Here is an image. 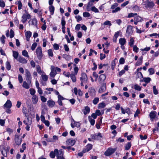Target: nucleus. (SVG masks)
<instances>
[{
  "label": "nucleus",
  "instance_id": "7c9ffc66",
  "mask_svg": "<svg viewBox=\"0 0 159 159\" xmlns=\"http://www.w3.org/2000/svg\"><path fill=\"white\" fill-rule=\"evenodd\" d=\"M106 76L104 74L101 75L99 78V79L100 81H103L106 79Z\"/></svg>",
  "mask_w": 159,
  "mask_h": 159
},
{
  "label": "nucleus",
  "instance_id": "9d476101",
  "mask_svg": "<svg viewBox=\"0 0 159 159\" xmlns=\"http://www.w3.org/2000/svg\"><path fill=\"white\" fill-rule=\"evenodd\" d=\"M15 141L16 145H20L22 142L21 138H20V136L16 134L15 135Z\"/></svg>",
  "mask_w": 159,
  "mask_h": 159
},
{
  "label": "nucleus",
  "instance_id": "680f3d73",
  "mask_svg": "<svg viewBox=\"0 0 159 159\" xmlns=\"http://www.w3.org/2000/svg\"><path fill=\"white\" fill-rule=\"evenodd\" d=\"M64 154V152L63 151L62 149H60L59 150V152L58 151V153H57L58 155H59V156H63V155Z\"/></svg>",
  "mask_w": 159,
  "mask_h": 159
},
{
  "label": "nucleus",
  "instance_id": "338daca9",
  "mask_svg": "<svg viewBox=\"0 0 159 159\" xmlns=\"http://www.w3.org/2000/svg\"><path fill=\"white\" fill-rule=\"evenodd\" d=\"M125 59L123 58H121L119 60V63L121 64H123L125 63Z\"/></svg>",
  "mask_w": 159,
  "mask_h": 159
},
{
  "label": "nucleus",
  "instance_id": "58836bf2",
  "mask_svg": "<svg viewBox=\"0 0 159 159\" xmlns=\"http://www.w3.org/2000/svg\"><path fill=\"white\" fill-rule=\"evenodd\" d=\"M151 80V79L149 77L144 78L143 79V81L146 83H149Z\"/></svg>",
  "mask_w": 159,
  "mask_h": 159
},
{
  "label": "nucleus",
  "instance_id": "f3484780",
  "mask_svg": "<svg viewBox=\"0 0 159 159\" xmlns=\"http://www.w3.org/2000/svg\"><path fill=\"white\" fill-rule=\"evenodd\" d=\"M58 153V150L57 149H56L54 150V152L51 151L50 153V157L52 158H54L55 157V154H57V153Z\"/></svg>",
  "mask_w": 159,
  "mask_h": 159
},
{
  "label": "nucleus",
  "instance_id": "69168bd1",
  "mask_svg": "<svg viewBox=\"0 0 159 159\" xmlns=\"http://www.w3.org/2000/svg\"><path fill=\"white\" fill-rule=\"evenodd\" d=\"M70 77L73 82H75L76 81V77L74 75H70Z\"/></svg>",
  "mask_w": 159,
  "mask_h": 159
},
{
  "label": "nucleus",
  "instance_id": "6e6d98bb",
  "mask_svg": "<svg viewBox=\"0 0 159 159\" xmlns=\"http://www.w3.org/2000/svg\"><path fill=\"white\" fill-rule=\"evenodd\" d=\"M48 54L50 56L52 57L53 56V52L52 49H50L48 50Z\"/></svg>",
  "mask_w": 159,
  "mask_h": 159
},
{
  "label": "nucleus",
  "instance_id": "20e7f679",
  "mask_svg": "<svg viewBox=\"0 0 159 159\" xmlns=\"http://www.w3.org/2000/svg\"><path fill=\"white\" fill-rule=\"evenodd\" d=\"M36 53L38 59L40 60L43 57L42 48L40 47H38L36 49Z\"/></svg>",
  "mask_w": 159,
  "mask_h": 159
},
{
  "label": "nucleus",
  "instance_id": "aec40b11",
  "mask_svg": "<svg viewBox=\"0 0 159 159\" xmlns=\"http://www.w3.org/2000/svg\"><path fill=\"white\" fill-rule=\"evenodd\" d=\"M44 74H42L41 75L42 80L44 82H47L48 80V77L45 73Z\"/></svg>",
  "mask_w": 159,
  "mask_h": 159
},
{
  "label": "nucleus",
  "instance_id": "bf43d9fd",
  "mask_svg": "<svg viewBox=\"0 0 159 159\" xmlns=\"http://www.w3.org/2000/svg\"><path fill=\"white\" fill-rule=\"evenodd\" d=\"M75 18L76 19L77 21L78 22L82 20V17L80 16H75Z\"/></svg>",
  "mask_w": 159,
  "mask_h": 159
},
{
  "label": "nucleus",
  "instance_id": "bb28decb",
  "mask_svg": "<svg viewBox=\"0 0 159 159\" xmlns=\"http://www.w3.org/2000/svg\"><path fill=\"white\" fill-rule=\"evenodd\" d=\"M106 90V86L105 85H103L101 86V88L99 90V92L100 93H102L105 91Z\"/></svg>",
  "mask_w": 159,
  "mask_h": 159
},
{
  "label": "nucleus",
  "instance_id": "5701e85b",
  "mask_svg": "<svg viewBox=\"0 0 159 159\" xmlns=\"http://www.w3.org/2000/svg\"><path fill=\"white\" fill-rule=\"evenodd\" d=\"M126 42V40L125 38H120L119 40V43L121 45H124Z\"/></svg>",
  "mask_w": 159,
  "mask_h": 159
},
{
  "label": "nucleus",
  "instance_id": "de8ad7c7",
  "mask_svg": "<svg viewBox=\"0 0 159 159\" xmlns=\"http://www.w3.org/2000/svg\"><path fill=\"white\" fill-rule=\"evenodd\" d=\"M18 79L19 83L20 84L21 83L23 82V79L22 76L20 74L18 75Z\"/></svg>",
  "mask_w": 159,
  "mask_h": 159
},
{
  "label": "nucleus",
  "instance_id": "a19ab883",
  "mask_svg": "<svg viewBox=\"0 0 159 159\" xmlns=\"http://www.w3.org/2000/svg\"><path fill=\"white\" fill-rule=\"evenodd\" d=\"M136 77L137 78H143V76L142 73H141L140 72H138V73H137L136 75Z\"/></svg>",
  "mask_w": 159,
  "mask_h": 159
},
{
  "label": "nucleus",
  "instance_id": "6e6552de",
  "mask_svg": "<svg viewBox=\"0 0 159 159\" xmlns=\"http://www.w3.org/2000/svg\"><path fill=\"white\" fill-rule=\"evenodd\" d=\"M91 136L92 139L96 140H100L101 138L102 137V134L100 133H98L97 135L96 134L91 135Z\"/></svg>",
  "mask_w": 159,
  "mask_h": 159
},
{
  "label": "nucleus",
  "instance_id": "473e14b6",
  "mask_svg": "<svg viewBox=\"0 0 159 159\" xmlns=\"http://www.w3.org/2000/svg\"><path fill=\"white\" fill-rule=\"evenodd\" d=\"M6 68L7 70H9L11 69V65L10 64V62L9 61H6Z\"/></svg>",
  "mask_w": 159,
  "mask_h": 159
},
{
  "label": "nucleus",
  "instance_id": "423d86ee",
  "mask_svg": "<svg viewBox=\"0 0 159 159\" xmlns=\"http://www.w3.org/2000/svg\"><path fill=\"white\" fill-rule=\"evenodd\" d=\"M51 71L49 74V75L50 77V79H52L54 78L57 73L54 66H51Z\"/></svg>",
  "mask_w": 159,
  "mask_h": 159
},
{
  "label": "nucleus",
  "instance_id": "c756f323",
  "mask_svg": "<svg viewBox=\"0 0 159 159\" xmlns=\"http://www.w3.org/2000/svg\"><path fill=\"white\" fill-rule=\"evenodd\" d=\"M49 10L51 12V14L53 15L54 13V7L52 5L50 6L49 7Z\"/></svg>",
  "mask_w": 159,
  "mask_h": 159
},
{
  "label": "nucleus",
  "instance_id": "4be33fe9",
  "mask_svg": "<svg viewBox=\"0 0 159 159\" xmlns=\"http://www.w3.org/2000/svg\"><path fill=\"white\" fill-rule=\"evenodd\" d=\"M90 111L89 107L88 106L85 107V109L83 111L84 115H86L89 113Z\"/></svg>",
  "mask_w": 159,
  "mask_h": 159
},
{
  "label": "nucleus",
  "instance_id": "4d7b16f0",
  "mask_svg": "<svg viewBox=\"0 0 159 159\" xmlns=\"http://www.w3.org/2000/svg\"><path fill=\"white\" fill-rule=\"evenodd\" d=\"M14 32L12 30H11L10 31V37L12 38L14 37Z\"/></svg>",
  "mask_w": 159,
  "mask_h": 159
},
{
  "label": "nucleus",
  "instance_id": "dca6fc26",
  "mask_svg": "<svg viewBox=\"0 0 159 159\" xmlns=\"http://www.w3.org/2000/svg\"><path fill=\"white\" fill-rule=\"evenodd\" d=\"M80 80L81 81H85L86 83L88 80V77L86 73H83L82 74V76L80 78Z\"/></svg>",
  "mask_w": 159,
  "mask_h": 159
},
{
  "label": "nucleus",
  "instance_id": "e2e57ef3",
  "mask_svg": "<svg viewBox=\"0 0 159 159\" xmlns=\"http://www.w3.org/2000/svg\"><path fill=\"white\" fill-rule=\"evenodd\" d=\"M2 154L4 156V157H7V151L5 149L3 150L2 152Z\"/></svg>",
  "mask_w": 159,
  "mask_h": 159
},
{
  "label": "nucleus",
  "instance_id": "9b49d317",
  "mask_svg": "<svg viewBox=\"0 0 159 159\" xmlns=\"http://www.w3.org/2000/svg\"><path fill=\"white\" fill-rule=\"evenodd\" d=\"M71 126L72 128H74L75 126L77 128L79 127L80 126V123L79 122H75L73 119H72Z\"/></svg>",
  "mask_w": 159,
  "mask_h": 159
},
{
  "label": "nucleus",
  "instance_id": "3c124183",
  "mask_svg": "<svg viewBox=\"0 0 159 159\" xmlns=\"http://www.w3.org/2000/svg\"><path fill=\"white\" fill-rule=\"evenodd\" d=\"M91 10L95 13L99 12L98 9L94 6L92 7Z\"/></svg>",
  "mask_w": 159,
  "mask_h": 159
},
{
  "label": "nucleus",
  "instance_id": "49530a36",
  "mask_svg": "<svg viewBox=\"0 0 159 159\" xmlns=\"http://www.w3.org/2000/svg\"><path fill=\"white\" fill-rule=\"evenodd\" d=\"M132 47H133V51L135 52H138L139 49L138 48L136 45H134Z\"/></svg>",
  "mask_w": 159,
  "mask_h": 159
},
{
  "label": "nucleus",
  "instance_id": "cd10ccee",
  "mask_svg": "<svg viewBox=\"0 0 159 159\" xmlns=\"http://www.w3.org/2000/svg\"><path fill=\"white\" fill-rule=\"evenodd\" d=\"M132 88L134 89L135 90L140 91L141 89V87H140L137 84H135L134 87H132Z\"/></svg>",
  "mask_w": 159,
  "mask_h": 159
},
{
  "label": "nucleus",
  "instance_id": "09e8293b",
  "mask_svg": "<svg viewBox=\"0 0 159 159\" xmlns=\"http://www.w3.org/2000/svg\"><path fill=\"white\" fill-rule=\"evenodd\" d=\"M103 25H108L109 26H111L112 24L110 21L107 20L104 22Z\"/></svg>",
  "mask_w": 159,
  "mask_h": 159
},
{
  "label": "nucleus",
  "instance_id": "f704fd0d",
  "mask_svg": "<svg viewBox=\"0 0 159 159\" xmlns=\"http://www.w3.org/2000/svg\"><path fill=\"white\" fill-rule=\"evenodd\" d=\"M105 104L104 102H102L98 104V108L99 109L105 107Z\"/></svg>",
  "mask_w": 159,
  "mask_h": 159
},
{
  "label": "nucleus",
  "instance_id": "c85d7f7f",
  "mask_svg": "<svg viewBox=\"0 0 159 159\" xmlns=\"http://www.w3.org/2000/svg\"><path fill=\"white\" fill-rule=\"evenodd\" d=\"M89 121H90L91 125H93L95 123V121L94 119L92 118L91 116H89L88 117Z\"/></svg>",
  "mask_w": 159,
  "mask_h": 159
},
{
  "label": "nucleus",
  "instance_id": "a18cd8bd",
  "mask_svg": "<svg viewBox=\"0 0 159 159\" xmlns=\"http://www.w3.org/2000/svg\"><path fill=\"white\" fill-rule=\"evenodd\" d=\"M17 4L18 5V9L19 10H20L22 6V4L20 1H19L18 2Z\"/></svg>",
  "mask_w": 159,
  "mask_h": 159
},
{
  "label": "nucleus",
  "instance_id": "f8f14e48",
  "mask_svg": "<svg viewBox=\"0 0 159 159\" xmlns=\"http://www.w3.org/2000/svg\"><path fill=\"white\" fill-rule=\"evenodd\" d=\"M31 86H32L31 82L30 83H27V82H26L25 81H24L23 82L22 84V87L26 89H28L30 88V87Z\"/></svg>",
  "mask_w": 159,
  "mask_h": 159
},
{
  "label": "nucleus",
  "instance_id": "2eb2a0df",
  "mask_svg": "<svg viewBox=\"0 0 159 159\" xmlns=\"http://www.w3.org/2000/svg\"><path fill=\"white\" fill-rule=\"evenodd\" d=\"M17 60L20 62L23 63L25 64L27 62V61L24 57L19 56L17 58Z\"/></svg>",
  "mask_w": 159,
  "mask_h": 159
},
{
  "label": "nucleus",
  "instance_id": "e433bc0d",
  "mask_svg": "<svg viewBox=\"0 0 159 159\" xmlns=\"http://www.w3.org/2000/svg\"><path fill=\"white\" fill-rule=\"evenodd\" d=\"M22 55L25 57H29L28 52L25 50H24L22 52Z\"/></svg>",
  "mask_w": 159,
  "mask_h": 159
},
{
  "label": "nucleus",
  "instance_id": "c9c22d12",
  "mask_svg": "<svg viewBox=\"0 0 159 159\" xmlns=\"http://www.w3.org/2000/svg\"><path fill=\"white\" fill-rule=\"evenodd\" d=\"M36 70L38 73L40 75L42 73H44V72H42L41 70V68L39 65L36 66Z\"/></svg>",
  "mask_w": 159,
  "mask_h": 159
},
{
  "label": "nucleus",
  "instance_id": "ea45409f",
  "mask_svg": "<svg viewBox=\"0 0 159 159\" xmlns=\"http://www.w3.org/2000/svg\"><path fill=\"white\" fill-rule=\"evenodd\" d=\"M131 147V143L130 142H128L125 146V149L126 150H128Z\"/></svg>",
  "mask_w": 159,
  "mask_h": 159
},
{
  "label": "nucleus",
  "instance_id": "a878e982",
  "mask_svg": "<svg viewBox=\"0 0 159 159\" xmlns=\"http://www.w3.org/2000/svg\"><path fill=\"white\" fill-rule=\"evenodd\" d=\"M47 102L48 106L50 107H53L55 104V102L52 100L48 101Z\"/></svg>",
  "mask_w": 159,
  "mask_h": 159
},
{
  "label": "nucleus",
  "instance_id": "1a4fd4ad",
  "mask_svg": "<svg viewBox=\"0 0 159 159\" xmlns=\"http://www.w3.org/2000/svg\"><path fill=\"white\" fill-rule=\"evenodd\" d=\"M29 25L31 24V25L35 27H37V21L35 18L30 19L29 21Z\"/></svg>",
  "mask_w": 159,
  "mask_h": 159
},
{
  "label": "nucleus",
  "instance_id": "37998d69",
  "mask_svg": "<svg viewBox=\"0 0 159 159\" xmlns=\"http://www.w3.org/2000/svg\"><path fill=\"white\" fill-rule=\"evenodd\" d=\"M99 101V98H95L93 100V103L96 105L98 103Z\"/></svg>",
  "mask_w": 159,
  "mask_h": 159
},
{
  "label": "nucleus",
  "instance_id": "8fccbe9b",
  "mask_svg": "<svg viewBox=\"0 0 159 159\" xmlns=\"http://www.w3.org/2000/svg\"><path fill=\"white\" fill-rule=\"evenodd\" d=\"M116 65V61L115 60L113 61L111 63V68L112 70H114Z\"/></svg>",
  "mask_w": 159,
  "mask_h": 159
},
{
  "label": "nucleus",
  "instance_id": "4c0bfd02",
  "mask_svg": "<svg viewBox=\"0 0 159 159\" xmlns=\"http://www.w3.org/2000/svg\"><path fill=\"white\" fill-rule=\"evenodd\" d=\"M30 94L33 96L34 95H35L34 94L35 93L36 91L35 89H34L33 88H30L29 90Z\"/></svg>",
  "mask_w": 159,
  "mask_h": 159
},
{
  "label": "nucleus",
  "instance_id": "f257e3e1",
  "mask_svg": "<svg viewBox=\"0 0 159 159\" xmlns=\"http://www.w3.org/2000/svg\"><path fill=\"white\" fill-rule=\"evenodd\" d=\"M143 5L144 6L145 9H152L155 6V3L152 1L147 0L143 2Z\"/></svg>",
  "mask_w": 159,
  "mask_h": 159
},
{
  "label": "nucleus",
  "instance_id": "72a5a7b5",
  "mask_svg": "<svg viewBox=\"0 0 159 159\" xmlns=\"http://www.w3.org/2000/svg\"><path fill=\"white\" fill-rule=\"evenodd\" d=\"M142 20V18L141 17H140L139 16H137L135 17L134 18V20H135L138 22H141Z\"/></svg>",
  "mask_w": 159,
  "mask_h": 159
},
{
  "label": "nucleus",
  "instance_id": "0e129e2a",
  "mask_svg": "<svg viewBox=\"0 0 159 159\" xmlns=\"http://www.w3.org/2000/svg\"><path fill=\"white\" fill-rule=\"evenodd\" d=\"M37 46V44L36 43H33L31 46V49L33 51L34 50Z\"/></svg>",
  "mask_w": 159,
  "mask_h": 159
},
{
  "label": "nucleus",
  "instance_id": "4468645a",
  "mask_svg": "<svg viewBox=\"0 0 159 159\" xmlns=\"http://www.w3.org/2000/svg\"><path fill=\"white\" fill-rule=\"evenodd\" d=\"M75 142V141L73 139H70L67 140L66 141V143L70 146H73Z\"/></svg>",
  "mask_w": 159,
  "mask_h": 159
},
{
  "label": "nucleus",
  "instance_id": "ddd939ff",
  "mask_svg": "<svg viewBox=\"0 0 159 159\" xmlns=\"http://www.w3.org/2000/svg\"><path fill=\"white\" fill-rule=\"evenodd\" d=\"M12 106V103L10 100H7L4 105V108L10 109Z\"/></svg>",
  "mask_w": 159,
  "mask_h": 159
},
{
  "label": "nucleus",
  "instance_id": "052dcab7",
  "mask_svg": "<svg viewBox=\"0 0 159 159\" xmlns=\"http://www.w3.org/2000/svg\"><path fill=\"white\" fill-rule=\"evenodd\" d=\"M5 37L4 35H2L0 38V41L2 43H5Z\"/></svg>",
  "mask_w": 159,
  "mask_h": 159
},
{
  "label": "nucleus",
  "instance_id": "6ab92c4d",
  "mask_svg": "<svg viewBox=\"0 0 159 159\" xmlns=\"http://www.w3.org/2000/svg\"><path fill=\"white\" fill-rule=\"evenodd\" d=\"M32 35L31 32L29 31H27L25 33V35L26 38V40L27 41H29L30 38L31 37Z\"/></svg>",
  "mask_w": 159,
  "mask_h": 159
},
{
  "label": "nucleus",
  "instance_id": "774afa93",
  "mask_svg": "<svg viewBox=\"0 0 159 159\" xmlns=\"http://www.w3.org/2000/svg\"><path fill=\"white\" fill-rule=\"evenodd\" d=\"M118 6V4L117 3H114L111 6V8L112 9H114Z\"/></svg>",
  "mask_w": 159,
  "mask_h": 159
},
{
  "label": "nucleus",
  "instance_id": "39448f33",
  "mask_svg": "<svg viewBox=\"0 0 159 159\" xmlns=\"http://www.w3.org/2000/svg\"><path fill=\"white\" fill-rule=\"evenodd\" d=\"M116 148H108L104 153L106 156H109L113 153L116 151Z\"/></svg>",
  "mask_w": 159,
  "mask_h": 159
},
{
  "label": "nucleus",
  "instance_id": "603ef678",
  "mask_svg": "<svg viewBox=\"0 0 159 159\" xmlns=\"http://www.w3.org/2000/svg\"><path fill=\"white\" fill-rule=\"evenodd\" d=\"M120 7H117L114 9H113L112 12V13H116L118 11H120Z\"/></svg>",
  "mask_w": 159,
  "mask_h": 159
},
{
  "label": "nucleus",
  "instance_id": "393cba45",
  "mask_svg": "<svg viewBox=\"0 0 159 159\" xmlns=\"http://www.w3.org/2000/svg\"><path fill=\"white\" fill-rule=\"evenodd\" d=\"M156 112L155 111H152L150 113L149 116L151 119H154L156 116Z\"/></svg>",
  "mask_w": 159,
  "mask_h": 159
},
{
  "label": "nucleus",
  "instance_id": "f03ea898",
  "mask_svg": "<svg viewBox=\"0 0 159 159\" xmlns=\"http://www.w3.org/2000/svg\"><path fill=\"white\" fill-rule=\"evenodd\" d=\"M25 13L23 14L22 16L21 21L23 23L25 22L28 19H30L31 17L30 15L28 13L26 10H25Z\"/></svg>",
  "mask_w": 159,
  "mask_h": 159
},
{
  "label": "nucleus",
  "instance_id": "864d4df0",
  "mask_svg": "<svg viewBox=\"0 0 159 159\" xmlns=\"http://www.w3.org/2000/svg\"><path fill=\"white\" fill-rule=\"evenodd\" d=\"M132 8L134 10L136 11H139V7L137 5H135Z\"/></svg>",
  "mask_w": 159,
  "mask_h": 159
},
{
  "label": "nucleus",
  "instance_id": "7ed1b4c3",
  "mask_svg": "<svg viewBox=\"0 0 159 159\" xmlns=\"http://www.w3.org/2000/svg\"><path fill=\"white\" fill-rule=\"evenodd\" d=\"M25 73L26 80L28 83H30L32 77L30 71L28 69H25Z\"/></svg>",
  "mask_w": 159,
  "mask_h": 159
},
{
  "label": "nucleus",
  "instance_id": "b1692460",
  "mask_svg": "<svg viewBox=\"0 0 159 159\" xmlns=\"http://www.w3.org/2000/svg\"><path fill=\"white\" fill-rule=\"evenodd\" d=\"M134 39L133 37H130L129 39V45L131 47H132L134 46Z\"/></svg>",
  "mask_w": 159,
  "mask_h": 159
},
{
  "label": "nucleus",
  "instance_id": "5fc2aeb1",
  "mask_svg": "<svg viewBox=\"0 0 159 159\" xmlns=\"http://www.w3.org/2000/svg\"><path fill=\"white\" fill-rule=\"evenodd\" d=\"M139 137L141 140L146 139L148 138L147 136L145 135L143 136V135L140 134Z\"/></svg>",
  "mask_w": 159,
  "mask_h": 159
},
{
  "label": "nucleus",
  "instance_id": "2f4dec72",
  "mask_svg": "<svg viewBox=\"0 0 159 159\" xmlns=\"http://www.w3.org/2000/svg\"><path fill=\"white\" fill-rule=\"evenodd\" d=\"M18 53L16 51H13V56L14 58L17 60V58L18 57Z\"/></svg>",
  "mask_w": 159,
  "mask_h": 159
},
{
  "label": "nucleus",
  "instance_id": "c03bdc74",
  "mask_svg": "<svg viewBox=\"0 0 159 159\" xmlns=\"http://www.w3.org/2000/svg\"><path fill=\"white\" fill-rule=\"evenodd\" d=\"M148 70L149 72V74L150 75H152L154 73V69L152 68H149L148 69Z\"/></svg>",
  "mask_w": 159,
  "mask_h": 159
},
{
  "label": "nucleus",
  "instance_id": "412c9836",
  "mask_svg": "<svg viewBox=\"0 0 159 159\" xmlns=\"http://www.w3.org/2000/svg\"><path fill=\"white\" fill-rule=\"evenodd\" d=\"M92 147L93 146L91 144H88L86 146L84 150L86 152H88L92 148Z\"/></svg>",
  "mask_w": 159,
  "mask_h": 159
},
{
  "label": "nucleus",
  "instance_id": "a211bd4d",
  "mask_svg": "<svg viewBox=\"0 0 159 159\" xmlns=\"http://www.w3.org/2000/svg\"><path fill=\"white\" fill-rule=\"evenodd\" d=\"M39 100L38 97L37 95H34L32 98V103L34 104H36L38 102Z\"/></svg>",
  "mask_w": 159,
  "mask_h": 159
},
{
  "label": "nucleus",
  "instance_id": "13d9d810",
  "mask_svg": "<svg viewBox=\"0 0 159 159\" xmlns=\"http://www.w3.org/2000/svg\"><path fill=\"white\" fill-rule=\"evenodd\" d=\"M90 15V13L87 12H84L83 13V16L84 17H89Z\"/></svg>",
  "mask_w": 159,
  "mask_h": 159
},
{
  "label": "nucleus",
  "instance_id": "0eeeda50",
  "mask_svg": "<svg viewBox=\"0 0 159 159\" xmlns=\"http://www.w3.org/2000/svg\"><path fill=\"white\" fill-rule=\"evenodd\" d=\"M133 27L131 25H128L127 27L126 35L128 37L132 35L133 33Z\"/></svg>",
  "mask_w": 159,
  "mask_h": 159
},
{
  "label": "nucleus",
  "instance_id": "79ce46f5",
  "mask_svg": "<svg viewBox=\"0 0 159 159\" xmlns=\"http://www.w3.org/2000/svg\"><path fill=\"white\" fill-rule=\"evenodd\" d=\"M153 90L154 94L155 95H157L158 93V92L157 90L156 89L155 86H153Z\"/></svg>",
  "mask_w": 159,
  "mask_h": 159
}]
</instances>
